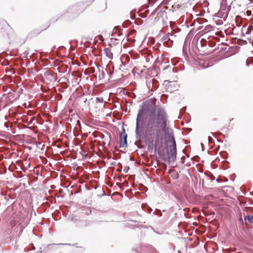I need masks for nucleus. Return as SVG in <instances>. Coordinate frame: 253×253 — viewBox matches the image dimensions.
Returning a JSON list of instances; mask_svg holds the SVG:
<instances>
[{
  "label": "nucleus",
  "mask_w": 253,
  "mask_h": 253,
  "mask_svg": "<svg viewBox=\"0 0 253 253\" xmlns=\"http://www.w3.org/2000/svg\"><path fill=\"white\" fill-rule=\"evenodd\" d=\"M167 114L163 108H159L157 110L156 122L160 124L161 128L165 130L167 126Z\"/></svg>",
  "instance_id": "20e7f679"
},
{
  "label": "nucleus",
  "mask_w": 253,
  "mask_h": 253,
  "mask_svg": "<svg viewBox=\"0 0 253 253\" xmlns=\"http://www.w3.org/2000/svg\"><path fill=\"white\" fill-rule=\"evenodd\" d=\"M129 169V167H125L123 171L125 172V173H126L128 172V169Z\"/></svg>",
  "instance_id": "a211bd4d"
},
{
  "label": "nucleus",
  "mask_w": 253,
  "mask_h": 253,
  "mask_svg": "<svg viewBox=\"0 0 253 253\" xmlns=\"http://www.w3.org/2000/svg\"><path fill=\"white\" fill-rule=\"evenodd\" d=\"M226 1H227V0H222V1L221 2L220 7H224L225 6H227V4H226Z\"/></svg>",
  "instance_id": "dca6fc26"
},
{
  "label": "nucleus",
  "mask_w": 253,
  "mask_h": 253,
  "mask_svg": "<svg viewBox=\"0 0 253 253\" xmlns=\"http://www.w3.org/2000/svg\"><path fill=\"white\" fill-rule=\"evenodd\" d=\"M104 51L106 56L109 59H112L113 57V54L112 52L111 49L109 47L105 48Z\"/></svg>",
  "instance_id": "9d476101"
},
{
  "label": "nucleus",
  "mask_w": 253,
  "mask_h": 253,
  "mask_svg": "<svg viewBox=\"0 0 253 253\" xmlns=\"http://www.w3.org/2000/svg\"><path fill=\"white\" fill-rule=\"evenodd\" d=\"M152 251L151 247L143 245L140 247L139 253H152Z\"/></svg>",
  "instance_id": "1a4fd4ad"
},
{
  "label": "nucleus",
  "mask_w": 253,
  "mask_h": 253,
  "mask_svg": "<svg viewBox=\"0 0 253 253\" xmlns=\"http://www.w3.org/2000/svg\"><path fill=\"white\" fill-rule=\"evenodd\" d=\"M57 74L50 71H46L44 73V78L43 82L46 84H49L51 82H54L56 81Z\"/></svg>",
  "instance_id": "39448f33"
},
{
  "label": "nucleus",
  "mask_w": 253,
  "mask_h": 253,
  "mask_svg": "<svg viewBox=\"0 0 253 253\" xmlns=\"http://www.w3.org/2000/svg\"><path fill=\"white\" fill-rule=\"evenodd\" d=\"M249 64H250V63H249V61H248V60H246V65H247V66H249Z\"/></svg>",
  "instance_id": "412c9836"
},
{
  "label": "nucleus",
  "mask_w": 253,
  "mask_h": 253,
  "mask_svg": "<svg viewBox=\"0 0 253 253\" xmlns=\"http://www.w3.org/2000/svg\"><path fill=\"white\" fill-rule=\"evenodd\" d=\"M185 159V157H182L181 159Z\"/></svg>",
  "instance_id": "393cba45"
},
{
  "label": "nucleus",
  "mask_w": 253,
  "mask_h": 253,
  "mask_svg": "<svg viewBox=\"0 0 253 253\" xmlns=\"http://www.w3.org/2000/svg\"><path fill=\"white\" fill-rule=\"evenodd\" d=\"M28 53H28V51H24V52H23V54L24 55V56H23V57H26L27 56V55L28 54Z\"/></svg>",
  "instance_id": "6ab92c4d"
},
{
  "label": "nucleus",
  "mask_w": 253,
  "mask_h": 253,
  "mask_svg": "<svg viewBox=\"0 0 253 253\" xmlns=\"http://www.w3.org/2000/svg\"><path fill=\"white\" fill-rule=\"evenodd\" d=\"M94 64L96 65V66L97 67V65H96V63H94Z\"/></svg>",
  "instance_id": "cd10ccee"
},
{
  "label": "nucleus",
  "mask_w": 253,
  "mask_h": 253,
  "mask_svg": "<svg viewBox=\"0 0 253 253\" xmlns=\"http://www.w3.org/2000/svg\"><path fill=\"white\" fill-rule=\"evenodd\" d=\"M169 142L171 143V145H169V149L167 151L168 155V163L171 164L174 163L176 158L177 151L176 145L174 136L169 134L168 137Z\"/></svg>",
  "instance_id": "7ed1b4c3"
},
{
  "label": "nucleus",
  "mask_w": 253,
  "mask_h": 253,
  "mask_svg": "<svg viewBox=\"0 0 253 253\" xmlns=\"http://www.w3.org/2000/svg\"><path fill=\"white\" fill-rule=\"evenodd\" d=\"M102 75L103 76L104 75V73L103 71H102Z\"/></svg>",
  "instance_id": "b1692460"
},
{
  "label": "nucleus",
  "mask_w": 253,
  "mask_h": 253,
  "mask_svg": "<svg viewBox=\"0 0 253 253\" xmlns=\"http://www.w3.org/2000/svg\"><path fill=\"white\" fill-rule=\"evenodd\" d=\"M143 134L140 136L137 135L136 130L135 136L136 139L140 140L144 139L146 142L153 141L155 135H158L160 132V124L156 122L154 117H150L147 122L145 121V125H143Z\"/></svg>",
  "instance_id": "f257e3e1"
},
{
  "label": "nucleus",
  "mask_w": 253,
  "mask_h": 253,
  "mask_svg": "<svg viewBox=\"0 0 253 253\" xmlns=\"http://www.w3.org/2000/svg\"><path fill=\"white\" fill-rule=\"evenodd\" d=\"M153 214H156L160 216H162V213L161 211L160 210L156 209L155 211L153 213Z\"/></svg>",
  "instance_id": "4468645a"
},
{
  "label": "nucleus",
  "mask_w": 253,
  "mask_h": 253,
  "mask_svg": "<svg viewBox=\"0 0 253 253\" xmlns=\"http://www.w3.org/2000/svg\"><path fill=\"white\" fill-rule=\"evenodd\" d=\"M142 207L143 208H147V211L148 212L150 213L152 211V208H151L150 207H149L147 205V204H143L142 205Z\"/></svg>",
  "instance_id": "ddd939ff"
},
{
  "label": "nucleus",
  "mask_w": 253,
  "mask_h": 253,
  "mask_svg": "<svg viewBox=\"0 0 253 253\" xmlns=\"http://www.w3.org/2000/svg\"><path fill=\"white\" fill-rule=\"evenodd\" d=\"M94 64L96 65V66L97 67V65H96V63H94Z\"/></svg>",
  "instance_id": "bb28decb"
},
{
  "label": "nucleus",
  "mask_w": 253,
  "mask_h": 253,
  "mask_svg": "<svg viewBox=\"0 0 253 253\" xmlns=\"http://www.w3.org/2000/svg\"><path fill=\"white\" fill-rule=\"evenodd\" d=\"M211 139H212V138L211 137L208 136V140H209V142H210L211 141Z\"/></svg>",
  "instance_id": "4be33fe9"
},
{
  "label": "nucleus",
  "mask_w": 253,
  "mask_h": 253,
  "mask_svg": "<svg viewBox=\"0 0 253 253\" xmlns=\"http://www.w3.org/2000/svg\"><path fill=\"white\" fill-rule=\"evenodd\" d=\"M211 28V26H208L206 27L205 30L207 31H209L210 30V29Z\"/></svg>",
  "instance_id": "aec40b11"
},
{
  "label": "nucleus",
  "mask_w": 253,
  "mask_h": 253,
  "mask_svg": "<svg viewBox=\"0 0 253 253\" xmlns=\"http://www.w3.org/2000/svg\"><path fill=\"white\" fill-rule=\"evenodd\" d=\"M123 132L121 133V137L122 138L121 141L120 142V147L125 148L127 146V134L125 133V130L123 127Z\"/></svg>",
  "instance_id": "6e6552de"
},
{
  "label": "nucleus",
  "mask_w": 253,
  "mask_h": 253,
  "mask_svg": "<svg viewBox=\"0 0 253 253\" xmlns=\"http://www.w3.org/2000/svg\"><path fill=\"white\" fill-rule=\"evenodd\" d=\"M108 65L107 66V68L105 69V71L108 74H111L113 73V70L112 71L111 70H108Z\"/></svg>",
  "instance_id": "f3484780"
},
{
  "label": "nucleus",
  "mask_w": 253,
  "mask_h": 253,
  "mask_svg": "<svg viewBox=\"0 0 253 253\" xmlns=\"http://www.w3.org/2000/svg\"><path fill=\"white\" fill-rule=\"evenodd\" d=\"M146 84L148 89L151 91H152L153 89H156L159 86L158 81L156 79L152 78L148 79Z\"/></svg>",
  "instance_id": "423d86ee"
},
{
  "label": "nucleus",
  "mask_w": 253,
  "mask_h": 253,
  "mask_svg": "<svg viewBox=\"0 0 253 253\" xmlns=\"http://www.w3.org/2000/svg\"><path fill=\"white\" fill-rule=\"evenodd\" d=\"M174 37L175 36L173 35L170 33H168L165 37H164L163 39L164 40L169 41L171 43H172V40Z\"/></svg>",
  "instance_id": "f8f14e48"
},
{
  "label": "nucleus",
  "mask_w": 253,
  "mask_h": 253,
  "mask_svg": "<svg viewBox=\"0 0 253 253\" xmlns=\"http://www.w3.org/2000/svg\"><path fill=\"white\" fill-rule=\"evenodd\" d=\"M231 9V5L228 6L220 7V9L217 13V16L225 20L227 18L228 13Z\"/></svg>",
  "instance_id": "0eeeda50"
},
{
  "label": "nucleus",
  "mask_w": 253,
  "mask_h": 253,
  "mask_svg": "<svg viewBox=\"0 0 253 253\" xmlns=\"http://www.w3.org/2000/svg\"><path fill=\"white\" fill-rule=\"evenodd\" d=\"M96 102L97 103H102L103 102V98L102 97H96Z\"/></svg>",
  "instance_id": "2eb2a0df"
},
{
  "label": "nucleus",
  "mask_w": 253,
  "mask_h": 253,
  "mask_svg": "<svg viewBox=\"0 0 253 253\" xmlns=\"http://www.w3.org/2000/svg\"><path fill=\"white\" fill-rule=\"evenodd\" d=\"M178 174L176 173V174H175V177H174V178L176 179V178H178Z\"/></svg>",
  "instance_id": "5701e85b"
},
{
  "label": "nucleus",
  "mask_w": 253,
  "mask_h": 253,
  "mask_svg": "<svg viewBox=\"0 0 253 253\" xmlns=\"http://www.w3.org/2000/svg\"><path fill=\"white\" fill-rule=\"evenodd\" d=\"M94 64L96 65V66L97 67V65H96V63H94Z\"/></svg>",
  "instance_id": "a878e982"
},
{
  "label": "nucleus",
  "mask_w": 253,
  "mask_h": 253,
  "mask_svg": "<svg viewBox=\"0 0 253 253\" xmlns=\"http://www.w3.org/2000/svg\"><path fill=\"white\" fill-rule=\"evenodd\" d=\"M156 110V104L154 100L150 99L143 102L142 108L139 110L136 120V132L137 135L140 136L143 134V127L145 125V113L154 114Z\"/></svg>",
  "instance_id": "f03ea898"
},
{
  "label": "nucleus",
  "mask_w": 253,
  "mask_h": 253,
  "mask_svg": "<svg viewBox=\"0 0 253 253\" xmlns=\"http://www.w3.org/2000/svg\"><path fill=\"white\" fill-rule=\"evenodd\" d=\"M244 219L245 221H248L249 223L253 224V214L251 215H246L244 213Z\"/></svg>",
  "instance_id": "9b49d317"
}]
</instances>
